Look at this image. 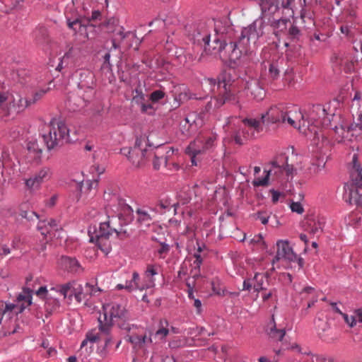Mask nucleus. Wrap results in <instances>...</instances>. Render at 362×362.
Instances as JSON below:
<instances>
[{
    "mask_svg": "<svg viewBox=\"0 0 362 362\" xmlns=\"http://www.w3.org/2000/svg\"><path fill=\"white\" fill-rule=\"evenodd\" d=\"M353 168L351 171V177L353 180L357 185H362V168L358 160L357 155L354 154L352 158Z\"/></svg>",
    "mask_w": 362,
    "mask_h": 362,
    "instance_id": "nucleus-27",
    "label": "nucleus"
},
{
    "mask_svg": "<svg viewBox=\"0 0 362 362\" xmlns=\"http://www.w3.org/2000/svg\"><path fill=\"white\" fill-rule=\"evenodd\" d=\"M306 223L308 224V228H306V230L313 234H317L322 231L324 226L323 221H320V220L316 221L313 218L308 219Z\"/></svg>",
    "mask_w": 362,
    "mask_h": 362,
    "instance_id": "nucleus-36",
    "label": "nucleus"
},
{
    "mask_svg": "<svg viewBox=\"0 0 362 362\" xmlns=\"http://www.w3.org/2000/svg\"><path fill=\"white\" fill-rule=\"evenodd\" d=\"M48 128L49 130L47 134L54 135L55 136L62 135L64 138H69V130L66 124L61 120L52 119Z\"/></svg>",
    "mask_w": 362,
    "mask_h": 362,
    "instance_id": "nucleus-20",
    "label": "nucleus"
},
{
    "mask_svg": "<svg viewBox=\"0 0 362 362\" xmlns=\"http://www.w3.org/2000/svg\"><path fill=\"white\" fill-rule=\"evenodd\" d=\"M37 228L41 231L42 235H46L47 234H51L54 230H57L59 226L56 220L50 219L41 221Z\"/></svg>",
    "mask_w": 362,
    "mask_h": 362,
    "instance_id": "nucleus-26",
    "label": "nucleus"
},
{
    "mask_svg": "<svg viewBox=\"0 0 362 362\" xmlns=\"http://www.w3.org/2000/svg\"><path fill=\"white\" fill-rule=\"evenodd\" d=\"M288 35L291 38H298L300 35V30L297 26L291 25V27L288 29Z\"/></svg>",
    "mask_w": 362,
    "mask_h": 362,
    "instance_id": "nucleus-64",
    "label": "nucleus"
},
{
    "mask_svg": "<svg viewBox=\"0 0 362 362\" xmlns=\"http://www.w3.org/2000/svg\"><path fill=\"white\" fill-rule=\"evenodd\" d=\"M287 158L284 156H280L270 163V168L265 169L264 172H268L270 176L279 179L284 174L289 175L293 171V166L286 163Z\"/></svg>",
    "mask_w": 362,
    "mask_h": 362,
    "instance_id": "nucleus-13",
    "label": "nucleus"
},
{
    "mask_svg": "<svg viewBox=\"0 0 362 362\" xmlns=\"http://www.w3.org/2000/svg\"><path fill=\"white\" fill-rule=\"evenodd\" d=\"M73 285L71 283H68L64 285L59 286L57 288H52L50 291L59 292L60 295L63 296L65 298L69 291L73 290Z\"/></svg>",
    "mask_w": 362,
    "mask_h": 362,
    "instance_id": "nucleus-46",
    "label": "nucleus"
},
{
    "mask_svg": "<svg viewBox=\"0 0 362 362\" xmlns=\"http://www.w3.org/2000/svg\"><path fill=\"white\" fill-rule=\"evenodd\" d=\"M269 216L264 211H259L256 214V218L259 220L261 223L266 225L268 223Z\"/></svg>",
    "mask_w": 362,
    "mask_h": 362,
    "instance_id": "nucleus-60",
    "label": "nucleus"
},
{
    "mask_svg": "<svg viewBox=\"0 0 362 362\" xmlns=\"http://www.w3.org/2000/svg\"><path fill=\"white\" fill-rule=\"evenodd\" d=\"M151 335L152 333L150 332L148 336L147 334L142 336H128V341L134 346V348L138 349H144L145 352L146 347L148 346V344H152Z\"/></svg>",
    "mask_w": 362,
    "mask_h": 362,
    "instance_id": "nucleus-22",
    "label": "nucleus"
},
{
    "mask_svg": "<svg viewBox=\"0 0 362 362\" xmlns=\"http://www.w3.org/2000/svg\"><path fill=\"white\" fill-rule=\"evenodd\" d=\"M284 86H293L294 85V76L291 69H287L283 78Z\"/></svg>",
    "mask_w": 362,
    "mask_h": 362,
    "instance_id": "nucleus-48",
    "label": "nucleus"
},
{
    "mask_svg": "<svg viewBox=\"0 0 362 362\" xmlns=\"http://www.w3.org/2000/svg\"><path fill=\"white\" fill-rule=\"evenodd\" d=\"M98 185V180H86L85 182L81 183L79 185V193L76 197V201H79L83 196V199H88V198H93L96 194V188Z\"/></svg>",
    "mask_w": 362,
    "mask_h": 362,
    "instance_id": "nucleus-17",
    "label": "nucleus"
},
{
    "mask_svg": "<svg viewBox=\"0 0 362 362\" xmlns=\"http://www.w3.org/2000/svg\"><path fill=\"white\" fill-rule=\"evenodd\" d=\"M170 247L167 244L162 243L160 247L158 249L157 252L158 254L159 258L164 259L169 252Z\"/></svg>",
    "mask_w": 362,
    "mask_h": 362,
    "instance_id": "nucleus-58",
    "label": "nucleus"
},
{
    "mask_svg": "<svg viewBox=\"0 0 362 362\" xmlns=\"http://www.w3.org/2000/svg\"><path fill=\"white\" fill-rule=\"evenodd\" d=\"M354 130V124L349 127H344V125L335 126L331 132L335 134V140L338 143L344 142L346 145H349L351 142V139L349 138L351 132Z\"/></svg>",
    "mask_w": 362,
    "mask_h": 362,
    "instance_id": "nucleus-21",
    "label": "nucleus"
},
{
    "mask_svg": "<svg viewBox=\"0 0 362 362\" xmlns=\"http://www.w3.org/2000/svg\"><path fill=\"white\" fill-rule=\"evenodd\" d=\"M43 141L47 146L48 150L54 148L57 146H62L64 143L71 141L70 138H64V136L59 135L55 136L54 135H50L45 134L42 136Z\"/></svg>",
    "mask_w": 362,
    "mask_h": 362,
    "instance_id": "nucleus-24",
    "label": "nucleus"
},
{
    "mask_svg": "<svg viewBox=\"0 0 362 362\" xmlns=\"http://www.w3.org/2000/svg\"><path fill=\"white\" fill-rule=\"evenodd\" d=\"M63 262L66 267L71 272H78L81 269L78 262L74 258L66 257L63 258Z\"/></svg>",
    "mask_w": 362,
    "mask_h": 362,
    "instance_id": "nucleus-41",
    "label": "nucleus"
},
{
    "mask_svg": "<svg viewBox=\"0 0 362 362\" xmlns=\"http://www.w3.org/2000/svg\"><path fill=\"white\" fill-rule=\"evenodd\" d=\"M112 220L108 218L107 221L101 222L98 229L94 228V236L91 237V240L94 238L96 239V243L98 247L105 254H108L111 251V244L109 241L110 236L113 233L118 235L119 231L112 226Z\"/></svg>",
    "mask_w": 362,
    "mask_h": 362,
    "instance_id": "nucleus-7",
    "label": "nucleus"
},
{
    "mask_svg": "<svg viewBox=\"0 0 362 362\" xmlns=\"http://www.w3.org/2000/svg\"><path fill=\"white\" fill-rule=\"evenodd\" d=\"M284 62V59L279 58L276 62L270 63L269 67V76L272 81H274L279 78L281 69L283 68Z\"/></svg>",
    "mask_w": 362,
    "mask_h": 362,
    "instance_id": "nucleus-28",
    "label": "nucleus"
},
{
    "mask_svg": "<svg viewBox=\"0 0 362 362\" xmlns=\"http://www.w3.org/2000/svg\"><path fill=\"white\" fill-rule=\"evenodd\" d=\"M331 61L334 67L344 70L346 73H350L354 69V62L351 57L344 52L334 53Z\"/></svg>",
    "mask_w": 362,
    "mask_h": 362,
    "instance_id": "nucleus-15",
    "label": "nucleus"
},
{
    "mask_svg": "<svg viewBox=\"0 0 362 362\" xmlns=\"http://www.w3.org/2000/svg\"><path fill=\"white\" fill-rule=\"evenodd\" d=\"M249 243L252 246H257L261 250H265L267 247V245L264 241L263 237L261 234L255 235L252 238L250 239Z\"/></svg>",
    "mask_w": 362,
    "mask_h": 362,
    "instance_id": "nucleus-43",
    "label": "nucleus"
},
{
    "mask_svg": "<svg viewBox=\"0 0 362 362\" xmlns=\"http://www.w3.org/2000/svg\"><path fill=\"white\" fill-rule=\"evenodd\" d=\"M121 153L127 156L129 160L136 167L141 166L145 160L151 155L152 148H147L145 138H136L132 148L124 147L121 149Z\"/></svg>",
    "mask_w": 362,
    "mask_h": 362,
    "instance_id": "nucleus-6",
    "label": "nucleus"
},
{
    "mask_svg": "<svg viewBox=\"0 0 362 362\" xmlns=\"http://www.w3.org/2000/svg\"><path fill=\"white\" fill-rule=\"evenodd\" d=\"M27 149L34 158L40 159L41 158L42 148L40 146L37 140L32 139L29 141L27 144Z\"/></svg>",
    "mask_w": 362,
    "mask_h": 362,
    "instance_id": "nucleus-31",
    "label": "nucleus"
},
{
    "mask_svg": "<svg viewBox=\"0 0 362 362\" xmlns=\"http://www.w3.org/2000/svg\"><path fill=\"white\" fill-rule=\"evenodd\" d=\"M328 157L329 156L326 155L325 153L322 156H315L312 162V165L316 167V168L314 169L315 173H318L320 170L325 168Z\"/></svg>",
    "mask_w": 362,
    "mask_h": 362,
    "instance_id": "nucleus-39",
    "label": "nucleus"
},
{
    "mask_svg": "<svg viewBox=\"0 0 362 362\" xmlns=\"http://www.w3.org/2000/svg\"><path fill=\"white\" fill-rule=\"evenodd\" d=\"M71 293L78 303L86 300L87 293H86V289L85 288H83L80 284H74Z\"/></svg>",
    "mask_w": 362,
    "mask_h": 362,
    "instance_id": "nucleus-40",
    "label": "nucleus"
},
{
    "mask_svg": "<svg viewBox=\"0 0 362 362\" xmlns=\"http://www.w3.org/2000/svg\"><path fill=\"white\" fill-rule=\"evenodd\" d=\"M30 105H32V104L30 98L21 97L16 103L18 112L24 110L25 108L30 107Z\"/></svg>",
    "mask_w": 362,
    "mask_h": 362,
    "instance_id": "nucleus-51",
    "label": "nucleus"
},
{
    "mask_svg": "<svg viewBox=\"0 0 362 362\" xmlns=\"http://www.w3.org/2000/svg\"><path fill=\"white\" fill-rule=\"evenodd\" d=\"M169 323L165 319H160L158 322V329L155 332V337L163 340L169 334Z\"/></svg>",
    "mask_w": 362,
    "mask_h": 362,
    "instance_id": "nucleus-29",
    "label": "nucleus"
},
{
    "mask_svg": "<svg viewBox=\"0 0 362 362\" xmlns=\"http://www.w3.org/2000/svg\"><path fill=\"white\" fill-rule=\"evenodd\" d=\"M202 88L209 93H218V97L214 95L216 103L215 107H220L226 102H236L235 90L232 83L226 82L225 77L218 82L213 78H206L202 83Z\"/></svg>",
    "mask_w": 362,
    "mask_h": 362,
    "instance_id": "nucleus-5",
    "label": "nucleus"
},
{
    "mask_svg": "<svg viewBox=\"0 0 362 362\" xmlns=\"http://www.w3.org/2000/svg\"><path fill=\"white\" fill-rule=\"evenodd\" d=\"M290 207L293 212H296L298 214H301L304 211L303 206L299 202H292Z\"/></svg>",
    "mask_w": 362,
    "mask_h": 362,
    "instance_id": "nucleus-62",
    "label": "nucleus"
},
{
    "mask_svg": "<svg viewBox=\"0 0 362 362\" xmlns=\"http://www.w3.org/2000/svg\"><path fill=\"white\" fill-rule=\"evenodd\" d=\"M185 121L187 124H189L190 127L194 125L197 127L198 124L201 123L200 119L197 118V115L195 113L189 114L186 118Z\"/></svg>",
    "mask_w": 362,
    "mask_h": 362,
    "instance_id": "nucleus-54",
    "label": "nucleus"
},
{
    "mask_svg": "<svg viewBox=\"0 0 362 362\" xmlns=\"http://www.w3.org/2000/svg\"><path fill=\"white\" fill-rule=\"evenodd\" d=\"M216 140L215 136H210L206 138L199 137L191 142L186 148L185 152L191 158L192 165H197L196 158L198 155L211 148Z\"/></svg>",
    "mask_w": 362,
    "mask_h": 362,
    "instance_id": "nucleus-9",
    "label": "nucleus"
},
{
    "mask_svg": "<svg viewBox=\"0 0 362 362\" xmlns=\"http://www.w3.org/2000/svg\"><path fill=\"white\" fill-rule=\"evenodd\" d=\"M267 333L271 338L276 341H281L285 335L284 329H276L274 322L268 325Z\"/></svg>",
    "mask_w": 362,
    "mask_h": 362,
    "instance_id": "nucleus-33",
    "label": "nucleus"
},
{
    "mask_svg": "<svg viewBox=\"0 0 362 362\" xmlns=\"http://www.w3.org/2000/svg\"><path fill=\"white\" fill-rule=\"evenodd\" d=\"M47 296L45 303L47 308L49 309L51 311L59 308L60 306L59 300L52 296V293H49Z\"/></svg>",
    "mask_w": 362,
    "mask_h": 362,
    "instance_id": "nucleus-45",
    "label": "nucleus"
},
{
    "mask_svg": "<svg viewBox=\"0 0 362 362\" xmlns=\"http://www.w3.org/2000/svg\"><path fill=\"white\" fill-rule=\"evenodd\" d=\"M165 93L161 90L153 91L149 96V99L153 103H157L165 97Z\"/></svg>",
    "mask_w": 362,
    "mask_h": 362,
    "instance_id": "nucleus-53",
    "label": "nucleus"
},
{
    "mask_svg": "<svg viewBox=\"0 0 362 362\" xmlns=\"http://www.w3.org/2000/svg\"><path fill=\"white\" fill-rule=\"evenodd\" d=\"M297 258V255L293 251L287 240H280L276 243V254L272 260V264L281 259L288 262H294Z\"/></svg>",
    "mask_w": 362,
    "mask_h": 362,
    "instance_id": "nucleus-14",
    "label": "nucleus"
},
{
    "mask_svg": "<svg viewBox=\"0 0 362 362\" xmlns=\"http://www.w3.org/2000/svg\"><path fill=\"white\" fill-rule=\"evenodd\" d=\"M353 25L352 22H346L341 24L340 26L341 33L346 37H351L354 30Z\"/></svg>",
    "mask_w": 362,
    "mask_h": 362,
    "instance_id": "nucleus-50",
    "label": "nucleus"
},
{
    "mask_svg": "<svg viewBox=\"0 0 362 362\" xmlns=\"http://www.w3.org/2000/svg\"><path fill=\"white\" fill-rule=\"evenodd\" d=\"M78 89L85 90H89L91 89L93 90L94 86V74L92 71L88 69L81 70L78 74Z\"/></svg>",
    "mask_w": 362,
    "mask_h": 362,
    "instance_id": "nucleus-18",
    "label": "nucleus"
},
{
    "mask_svg": "<svg viewBox=\"0 0 362 362\" xmlns=\"http://www.w3.org/2000/svg\"><path fill=\"white\" fill-rule=\"evenodd\" d=\"M140 276L137 272H134L132 279L125 283V289L131 292L136 289L142 290L144 287L139 284Z\"/></svg>",
    "mask_w": 362,
    "mask_h": 362,
    "instance_id": "nucleus-32",
    "label": "nucleus"
},
{
    "mask_svg": "<svg viewBox=\"0 0 362 362\" xmlns=\"http://www.w3.org/2000/svg\"><path fill=\"white\" fill-rule=\"evenodd\" d=\"M103 315L98 317L99 329L109 334L113 325L121 329L129 332L133 325L129 323V314L122 302L112 301L103 304Z\"/></svg>",
    "mask_w": 362,
    "mask_h": 362,
    "instance_id": "nucleus-3",
    "label": "nucleus"
},
{
    "mask_svg": "<svg viewBox=\"0 0 362 362\" xmlns=\"http://www.w3.org/2000/svg\"><path fill=\"white\" fill-rule=\"evenodd\" d=\"M33 37L38 42L43 43L48 37V33L46 28L40 26L36 28L33 32Z\"/></svg>",
    "mask_w": 362,
    "mask_h": 362,
    "instance_id": "nucleus-38",
    "label": "nucleus"
},
{
    "mask_svg": "<svg viewBox=\"0 0 362 362\" xmlns=\"http://www.w3.org/2000/svg\"><path fill=\"white\" fill-rule=\"evenodd\" d=\"M286 107V105L282 104L271 107L265 114L262 115V122L284 124Z\"/></svg>",
    "mask_w": 362,
    "mask_h": 362,
    "instance_id": "nucleus-16",
    "label": "nucleus"
},
{
    "mask_svg": "<svg viewBox=\"0 0 362 362\" xmlns=\"http://www.w3.org/2000/svg\"><path fill=\"white\" fill-rule=\"evenodd\" d=\"M262 20H256L252 24L243 29L238 41L226 43L216 37L210 42V34L205 24H201L192 34L195 42L204 44V53L222 62H229L230 66L238 64L242 56L251 54L259 37L263 34Z\"/></svg>",
    "mask_w": 362,
    "mask_h": 362,
    "instance_id": "nucleus-1",
    "label": "nucleus"
},
{
    "mask_svg": "<svg viewBox=\"0 0 362 362\" xmlns=\"http://www.w3.org/2000/svg\"><path fill=\"white\" fill-rule=\"evenodd\" d=\"M31 293V290H23V293L18 296V303H21V305L12 303L6 304L3 300H0V324L1 323L4 315L6 312L15 310L17 313H21L26 307L29 306L31 304L32 300Z\"/></svg>",
    "mask_w": 362,
    "mask_h": 362,
    "instance_id": "nucleus-10",
    "label": "nucleus"
},
{
    "mask_svg": "<svg viewBox=\"0 0 362 362\" xmlns=\"http://www.w3.org/2000/svg\"><path fill=\"white\" fill-rule=\"evenodd\" d=\"M43 141L47 146L48 150L54 148L57 146H62L64 143L71 141L70 138H64V136L59 135L55 136L54 135H50L45 134L42 136Z\"/></svg>",
    "mask_w": 362,
    "mask_h": 362,
    "instance_id": "nucleus-25",
    "label": "nucleus"
},
{
    "mask_svg": "<svg viewBox=\"0 0 362 362\" xmlns=\"http://www.w3.org/2000/svg\"><path fill=\"white\" fill-rule=\"evenodd\" d=\"M342 317L349 327H353L356 325V317L354 315L349 316L347 314H342Z\"/></svg>",
    "mask_w": 362,
    "mask_h": 362,
    "instance_id": "nucleus-59",
    "label": "nucleus"
},
{
    "mask_svg": "<svg viewBox=\"0 0 362 362\" xmlns=\"http://www.w3.org/2000/svg\"><path fill=\"white\" fill-rule=\"evenodd\" d=\"M175 204L172 203V201L169 198H163L159 200L158 203L156 205V210L159 211L160 213H163V210H169L171 207H173Z\"/></svg>",
    "mask_w": 362,
    "mask_h": 362,
    "instance_id": "nucleus-44",
    "label": "nucleus"
},
{
    "mask_svg": "<svg viewBox=\"0 0 362 362\" xmlns=\"http://www.w3.org/2000/svg\"><path fill=\"white\" fill-rule=\"evenodd\" d=\"M300 295L302 298H306L308 296H311V300L308 303V308H311L315 302L317 300V297L316 296V291L315 288L311 286L305 287L300 292Z\"/></svg>",
    "mask_w": 362,
    "mask_h": 362,
    "instance_id": "nucleus-34",
    "label": "nucleus"
},
{
    "mask_svg": "<svg viewBox=\"0 0 362 362\" xmlns=\"http://www.w3.org/2000/svg\"><path fill=\"white\" fill-rule=\"evenodd\" d=\"M93 95L94 91L91 89L85 91L81 89H78L76 93H73L69 96L66 107L70 111H78L86 106Z\"/></svg>",
    "mask_w": 362,
    "mask_h": 362,
    "instance_id": "nucleus-12",
    "label": "nucleus"
},
{
    "mask_svg": "<svg viewBox=\"0 0 362 362\" xmlns=\"http://www.w3.org/2000/svg\"><path fill=\"white\" fill-rule=\"evenodd\" d=\"M266 175L264 177L260 178H256L253 180L252 185L255 187H260V186H267L269 183V178L270 177V175H269L268 172H265Z\"/></svg>",
    "mask_w": 362,
    "mask_h": 362,
    "instance_id": "nucleus-52",
    "label": "nucleus"
},
{
    "mask_svg": "<svg viewBox=\"0 0 362 362\" xmlns=\"http://www.w3.org/2000/svg\"><path fill=\"white\" fill-rule=\"evenodd\" d=\"M133 213V209L130 206L125 202H122V210L119 212V215L131 216Z\"/></svg>",
    "mask_w": 362,
    "mask_h": 362,
    "instance_id": "nucleus-61",
    "label": "nucleus"
},
{
    "mask_svg": "<svg viewBox=\"0 0 362 362\" xmlns=\"http://www.w3.org/2000/svg\"><path fill=\"white\" fill-rule=\"evenodd\" d=\"M291 0H262L260 6L264 18H267L276 33L284 32L293 14L290 8Z\"/></svg>",
    "mask_w": 362,
    "mask_h": 362,
    "instance_id": "nucleus-4",
    "label": "nucleus"
},
{
    "mask_svg": "<svg viewBox=\"0 0 362 362\" xmlns=\"http://www.w3.org/2000/svg\"><path fill=\"white\" fill-rule=\"evenodd\" d=\"M8 100V93L0 92V112L4 111L7 107Z\"/></svg>",
    "mask_w": 362,
    "mask_h": 362,
    "instance_id": "nucleus-56",
    "label": "nucleus"
},
{
    "mask_svg": "<svg viewBox=\"0 0 362 362\" xmlns=\"http://www.w3.org/2000/svg\"><path fill=\"white\" fill-rule=\"evenodd\" d=\"M211 288L214 293L218 296H224L226 294L224 287L221 285V283L218 278L214 279L211 281Z\"/></svg>",
    "mask_w": 362,
    "mask_h": 362,
    "instance_id": "nucleus-47",
    "label": "nucleus"
},
{
    "mask_svg": "<svg viewBox=\"0 0 362 362\" xmlns=\"http://www.w3.org/2000/svg\"><path fill=\"white\" fill-rule=\"evenodd\" d=\"M268 276L267 272L260 273L259 272H255L253 279L255 281L254 288L256 291L259 292V291L265 289L264 287V279H267Z\"/></svg>",
    "mask_w": 362,
    "mask_h": 362,
    "instance_id": "nucleus-37",
    "label": "nucleus"
},
{
    "mask_svg": "<svg viewBox=\"0 0 362 362\" xmlns=\"http://www.w3.org/2000/svg\"><path fill=\"white\" fill-rule=\"evenodd\" d=\"M49 90V88H41L40 90H36L35 93L30 98V100L31 104L33 105L36 103L37 101L41 100L42 97Z\"/></svg>",
    "mask_w": 362,
    "mask_h": 362,
    "instance_id": "nucleus-49",
    "label": "nucleus"
},
{
    "mask_svg": "<svg viewBox=\"0 0 362 362\" xmlns=\"http://www.w3.org/2000/svg\"><path fill=\"white\" fill-rule=\"evenodd\" d=\"M52 175V172L50 168L47 166L41 168L30 177L23 179L25 188L30 192L40 189L42 184L48 181Z\"/></svg>",
    "mask_w": 362,
    "mask_h": 362,
    "instance_id": "nucleus-11",
    "label": "nucleus"
},
{
    "mask_svg": "<svg viewBox=\"0 0 362 362\" xmlns=\"http://www.w3.org/2000/svg\"><path fill=\"white\" fill-rule=\"evenodd\" d=\"M160 153H153V156H154V160L153 161V167L155 169H159L160 166L161 165V164H165L166 165L167 163V160H166V158H163L162 156L161 157H159Z\"/></svg>",
    "mask_w": 362,
    "mask_h": 362,
    "instance_id": "nucleus-55",
    "label": "nucleus"
},
{
    "mask_svg": "<svg viewBox=\"0 0 362 362\" xmlns=\"http://www.w3.org/2000/svg\"><path fill=\"white\" fill-rule=\"evenodd\" d=\"M115 23L116 20L110 19L107 21L106 26L109 27L110 25H115ZM107 32L114 33V36L112 40V47L114 49L118 48L119 42L125 37V34L124 33L123 28L117 25H115V28L113 30L107 28Z\"/></svg>",
    "mask_w": 362,
    "mask_h": 362,
    "instance_id": "nucleus-23",
    "label": "nucleus"
},
{
    "mask_svg": "<svg viewBox=\"0 0 362 362\" xmlns=\"http://www.w3.org/2000/svg\"><path fill=\"white\" fill-rule=\"evenodd\" d=\"M349 196L350 204H357L358 203V194L356 189H351Z\"/></svg>",
    "mask_w": 362,
    "mask_h": 362,
    "instance_id": "nucleus-63",
    "label": "nucleus"
},
{
    "mask_svg": "<svg viewBox=\"0 0 362 362\" xmlns=\"http://www.w3.org/2000/svg\"><path fill=\"white\" fill-rule=\"evenodd\" d=\"M136 220L139 223L145 226H149L152 222V216L145 209H137L136 211Z\"/></svg>",
    "mask_w": 362,
    "mask_h": 362,
    "instance_id": "nucleus-30",
    "label": "nucleus"
},
{
    "mask_svg": "<svg viewBox=\"0 0 362 362\" xmlns=\"http://www.w3.org/2000/svg\"><path fill=\"white\" fill-rule=\"evenodd\" d=\"M331 117L333 115H328L325 107L317 104L312 107L309 120L306 122L298 107L286 105L284 124L298 129L300 133L312 138L314 144L319 148L329 150L330 141L327 138L329 133L326 128L331 125Z\"/></svg>",
    "mask_w": 362,
    "mask_h": 362,
    "instance_id": "nucleus-2",
    "label": "nucleus"
},
{
    "mask_svg": "<svg viewBox=\"0 0 362 362\" xmlns=\"http://www.w3.org/2000/svg\"><path fill=\"white\" fill-rule=\"evenodd\" d=\"M262 130L260 121L255 119H245L241 121L240 129L234 132V140L238 144H243L245 139H252Z\"/></svg>",
    "mask_w": 362,
    "mask_h": 362,
    "instance_id": "nucleus-8",
    "label": "nucleus"
},
{
    "mask_svg": "<svg viewBox=\"0 0 362 362\" xmlns=\"http://www.w3.org/2000/svg\"><path fill=\"white\" fill-rule=\"evenodd\" d=\"M104 112V105L101 102L94 103L89 110L88 115L92 118H96L103 115Z\"/></svg>",
    "mask_w": 362,
    "mask_h": 362,
    "instance_id": "nucleus-42",
    "label": "nucleus"
},
{
    "mask_svg": "<svg viewBox=\"0 0 362 362\" xmlns=\"http://www.w3.org/2000/svg\"><path fill=\"white\" fill-rule=\"evenodd\" d=\"M68 26L71 29L74 30V31H78L81 33H84L88 37V34L86 33V30L88 28L90 27H94L95 25H86L83 23L81 20L76 19L74 21H69L68 22Z\"/></svg>",
    "mask_w": 362,
    "mask_h": 362,
    "instance_id": "nucleus-35",
    "label": "nucleus"
},
{
    "mask_svg": "<svg viewBox=\"0 0 362 362\" xmlns=\"http://www.w3.org/2000/svg\"><path fill=\"white\" fill-rule=\"evenodd\" d=\"M246 89L257 100H262L265 96V90L262 83L257 78H251L246 82Z\"/></svg>",
    "mask_w": 362,
    "mask_h": 362,
    "instance_id": "nucleus-19",
    "label": "nucleus"
},
{
    "mask_svg": "<svg viewBox=\"0 0 362 362\" xmlns=\"http://www.w3.org/2000/svg\"><path fill=\"white\" fill-rule=\"evenodd\" d=\"M86 293H87V296H95L98 293L100 292V289L98 287H95L94 285H91L87 283L85 285Z\"/></svg>",
    "mask_w": 362,
    "mask_h": 362,
    "instance_id": "nucleus-57",
    "label": "nucleus"
}]
</instances>
